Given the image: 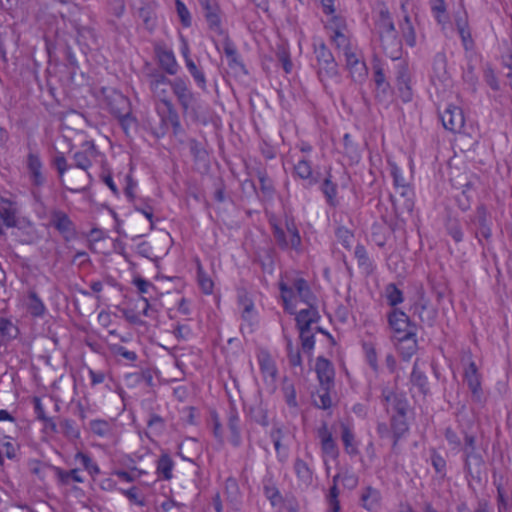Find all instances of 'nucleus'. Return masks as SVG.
I'll return each mask as SVG.
<instances>
[{
  "instance_id": "nucleus-1",
  "label": "nucleus",
  "mask_w": 512,
  "mask_h": 512,
  "mask_svg": "<svg viewBox=\"0 0 512 512\" xmlns=\"http://www.w3.org/2000/svg\"><path fill=\"white\" fill-rule=\"evenodd\" d=\"M269 223L275 243L281 250L301 251L302 239L292 217L286 215L283 223L271 218Z\"/></svg>"
},
{
  "instance_id": "nucleus-2",
  "label": "nucleus",
  "mask_w": 512,
  "mask_h": 512,
  "mask_svg": "<svg viewBox=\"0 0 512 512\" xmlns=\"http://www.w3.org/2000/svg\"><path fill=\"white\" fill-rule=\"evenodd\" d=\"M313 52L316 60L317 75L321 83L327 88L329 81H338V64L327 45L321 39H314Z\"/></svg>"
},
{
  "instance_id": "nucleus-3",
  "label": "nucleus",
  "mask_w": 512,
  "mask_h": 512,
  "mask_svg": "<svg viewBox=\"0 0 512 512\" xmlns=\"http://www.w3.org/2000/svg\"><path fill=\"white\" fill-rule=\"evenodd\" d=\"M462 453L463 469L466 478L480 483L482 481L485 461L483 456L477 451L475 435L464 433Z\"/></svg>"
},
{
  "instance_id": "nucleus-4",
  "label": "nucleus",
  "mask_w": 512,
  "mask_h": 512,
  "mask_svg": "<svg viewBox=\"0 0 512 512\" xmlns=\"http://www.w3.org/2000/svg\"><path fill=\"white\" fill-rule=\"evenodd\" d=\"M170 87L177 98L184 115L188 114L191 110H194L193 106L197 101V97L192 91L187 79L176 77L170 83Z\"/></svg>"
},
{
  "instance_id": "nucleus-5",
  "label": "nucleus",
  "mask_w": 512,
  "mask_h": 512,
  "mask_svg": "<svg viewBox=\"0 0 512 512\" xmlns=\"http://www.w3.org/2000/svg\"><path fill=\"white\" fill-rule=\"evenodd\" d=\"M387 321L390 330L393 333L392 339L397 337H405V334L417 332V326L411 322L409 316L398 308H393L387 314Z\"/></svg>"
},
{
  "instance_id": "nucleus-6",
  "label": "nucleus",
  "mask_w": 512,
  "mask_h": 512,
  "mask_svg": "<svg viewBox=\"0 0 512 512\" xmlns=\"http://www.w3.org/2000/svg\"><path fill=\"white\" fill-rule=\"evenodd\" d=\"M81 150L76 152L73 156L75 160V166L82 169L84 172L76 175L79 180L90 179L88 169L92 166L93 161L99 156L95 144L92 141H85Z\"/></svg>"
},
{
  "instance_id": "nucleus-7",
  "label": "nucleus",
  "mask_w": 512,
  "mask_h": 512,
  "mask_svg": "<svg viewBox=\"0 0 512 512\" xmlns=\"http://www.w3.org/2000/svg\"><path fill=\"white\" fill-rule=\"evenodd\" d=\"M49 225L55 228L66 240L72 238L76 233V226L69 215L60 210L50 211Z\"/></svg>"
},
{
  "instance_id": "nucleus-8",
  "label": "nucleus",
  "mask_w": 512,
  "mask_h": 512,
  "mask_svg": "<svg viewBox=\"0 0 512 512\" xmlns=\"http://www.w3.org/2000/svg\"><path fill=\"white\" fill-rule=\"evenodd\" d=\"M383 53L392 60H398L402 55V42L397 30L377 35Z\"/></svg>"
},
{
  "instance_id": "nucleus-9",
  "label": "nucleus",
  "mask_w": 512,
  "mask_h": 512,
  "mask_svg": "<svg viewBox=\"0 0 512 512\" xmlns=\"http://www.w3.org/2000/svg\"><path fill=\"white\" fill-rule=\"evenodd\" d=\"M440 119L443 127L454 133L460 132L465 123L462 109L454 105H448L445 110L440 113Z\"/></svg>"
},
{
  "instance_id": "nucleus-10",
  "label": "nucleus",
  "mask_w": 512,
  "mask_h": 512,
  "mask_svg": "<svg viewBox=\"0 0 512 512\" xmlns=\"http://www.w3.org/2000/svg\"><path fill=\"white\" fill-rule=\"evenodd\" d=\"M471 226L475 230L476 238L481 241V239H489L491 236V228L489 222V216L487 209L484 205H479L474 213V215L470 218Z\"/></svg>"
},
{
  "instance_id": "nucleus-11",
  "label": "nucleus",
  "mask_w": 512,
  "mask_h": 512,
  "mask_svg": "<svg viewBox=\"0 0 512 512\" xmlns=\"http://www.w3.org/2000/svg\"><path fill=\"white\" fill-rule=\"evenodd\" d=\"M317 437L320 440L322 455L324 457H330L333 460L337 459L339 456V448L326 422H323L317 429Z\"/></svg>"
},
{
  "instance_id": "nucleus-12",
  "label": "nucleus",
  "mask_w": 512,
  "mask_h": 512,
  "mask_svg": "<svg viewBox=\"0 0 512 512\" xmlns=\"http://www.w3.org/2000/svg\"><path fill=\"white\" fill-rule=\"evenodd\" d=\"M382 401L395 412L394 415H407L409 402L405 394L395 393L388 387L382 389Z\"/></svg>"
},
{
  "instance_id": "nucleus-13",
  "label": "nucleus",
  "mask_w": 512,
  "mask_h": 512,
  "mask_svg": "<svg viewBox=\"0 0 512 512\" xmlns=\"http://www.w3.org/2000/svg\"><path fill=\"white\" fill-rule=\"evenodd\" d=\"M464 380L472 394V399L476 402H482L483 391L481 388L480 374L474 361L469 360L464 372Z\"/></svg>"
},
{
  "instance_id": "nucleus-14",
  "label": "nucleus",
  "mask_w": 512,
  "mask_h": 512,
  "mask_svg": "<svg viewBox=\"0 0 512 512\" xmlns=\"http://www.w3.org/2000/svg\"><path fill=\"white\" fill-rule=\"evenodd\" d=\"M224 496L229 508L235 512L240 511L243 504V494L238 481L234 477H228L224 483Z\"/></svg>"
},
{
  "instance_id": "nucleus-15",
  "label": "nucleus",
  "mask_w": 512,
  "mask_h": 512,
  "mask_svg": "<svg viewBox=\"0 0 512 512\" xmlns=\"http://www.w3.org/2000/svg\"><path fill=\"white\" fill-rule=\"evenodd\" d=\"M103 93L106 97L110 112L117 117L121 128L123 129L124 133L128 136L130 131L137 127V121H136L135 117H133L130 112L122 113V111L120 109L114 108V106L111 104V90L110 89L104 88Z\"/></svg>"
},
{
  "instance_id": "nucleus-16",
  "label": "nucleus",
  "mask_w": 512,
  "mask_h": 512,
  "mask_svg": "<svg viewBox=\"0 0 512 512\" xmlns=\"http://www.w3.org/2000/svg\"><path fill=\"white\" fill-rule=\"evenodd\" d=\"M396 27L388 7L382 3L374 18V31L376 35L395 31Z\"/></svg>"
},
{
  "instance_id": "nucleus-17",
  "label": "nucleus",
  "mask_w": 512,
  "mask_h": 512,
  "mask_svg": "<svg viewBox=\"0 0 512 512\" xmlns=\"http://www.w3.org/2000/svg\"><path fill=\"white\" fill-rule=\"evenodd\" d=\"M293 470L301 488L307 489L313 484L314 471L303 459L297 457L294 460Z\"/></svg>"
},
{
  "instance_id": "nucleus-18",
  "label": "nucleus",
  "mask_w": 512,
  "mask_h": 512,
  "mask_svg": "<svg viewBox=\"0 0 512 512\" xmlns=\"http://www.w3.org/2000/svg\"><path fill=\"white\" fill-rule=\"evenodd\" d=\"M346 66L350 71L351 77L355 81H361L364 79L366 75V65L365 62L361 61L356 54L355 51H353L352 48L344 51Z\"/></svg>"
},
{
  "instance_id": "nucleus-19",
  "label": "nucleus",
  "mask_w": 512,
  "mask_h": 512,
  "mask_svg": "<svg viewBox=\"0 0 512 512\" xmlns=\"http://www.w3.org/2000/svg\"><path fill=\"white\" fill-rule=\"evenodd\" d=\"M202 9L204 10L205 19L209 28L215 32H221V19L220 9L214 0H199Z\"/></svg>"
},
{
  "instance_id": "nucleus-20",
  "label": "nucleus",
  "mask_w": 512,
  "mask_h": 512,
  "mask_svg": "<svg viewBox=\"0 0 512 512\" xmlns=\"http://www.w3.org/2000/svg\"><path fill=\"white\" fill-rule=\"evenodd\" d=\"M417 332L406 333L405 337H397L392 339L396 341L397 350L403 360L408 361L418 350Z\"/></svg>"
},
{
  "instance_id": "nucleus-21",
  "label": "nucleus",
  "mask_w": 512,
  "mask_h": 512,
  "mask_svg": "<svg viewBox=\"0 0 512 512\" xmlns=\"http://www.w3.org/2000/svg\"><path fill=\"white\" fill-rule=\"evenodd\" d=\"M315 371L320 385L334 386V367L332 363L320 356L316 359Z\"/></svg>"
},
{
  "instance_id": "nucleus-22",
  "label": "nucleus",
  "mask_w": 512,
  "mask_h": 512,
  "mask_svg": "<svg viewBox=\"0 0 512 512\" xmlns=\"http://www.w3.org/2000/svg\"><path fill=\"white\" fill-rule=\"evenodd\" d=\"M238 304L242 309L241 318L252 329V326L257 323V311L253 300L243 291L238 294Z\"/></svg>"
},
{
  "instance_id": "nucleus-23",
  "label": "nucleus",
  "mask_w": 512,
  "mask_h": 512,
  "mask_svg": "<svg viewBox=\"0 0 512 512\" xmlns=\"http://www.w3.org/2000/svg\"><path fill=\"white\" fill-rule=\"evenodd\" d=\"M17 205L15 202L1 198L0 200V217L6 227H16L19 225L21 218L17 217Z\"/></svg>"
},
{
  "instance_id": "nucleus-24",
  "label": "nucleus",
  "mask_w": 512,
  "mask_h": 512,
  "mask_svg": "<svg viewBox=\"0 0 512 512\" xmlns=\"http://www.w3.org/2000/svg\"><path fill=\"white\" fill-rule=\"evenodd\" d=\"M397 87L400 93V97L404 102H409L412 99V91L409 86V73L408 67L404 62L397 65Z\"/></svg>"
},
{
  "instance_id": "nucleus-25",
  "label": "nucleus",
  "mask_w": 512,
  "mask_h": 512,
  "mask_svg": "<svg viewBox=\"0 0 512 512\" xmlns=\"http://www.w3.org/2000/svg\"><path fill=\"white\" fill-rule=\"evenodd\" d=\"M294 173L300 179L306 181V185L311 187L319 182V173H314L312 164L305 158L299 159L294 165Z\"/></svg>"
},
{
  "instance_id": "nucleus-26",
  "label": "nucleus",
  "mask_w": 512,
  "mask_h": 512,
  "mask_svg": "<svg viewBox=\"0 0 512 512\" xmlns=\"http://www.w3.org/2000/svg\"><path fill=\"white\" fill-rule=\"evenodd\" d=\"M17 236L23 244H34L40 239V235L30 220L21 218L19 225H17Z\"/></svg>"
},
{
  "instance_id": "nucleus-27",
  "label": "nucleus",
  "mask_w": 512,
  "mask_h": 512,
  "mask_svg": "<svg viewBox=\"0 0 512 512\" xmlns=\"http://www.w3.org/2000/svg\"><path fill=\"white\" fill-rule=\"evenodd\" d=\"M155 52L161 68L169 75H175L178 72V64L172 50L163 46H157Z\"/></svg>"
},
{
  "instance_id": "nucleus-28",
  "label": "nucleus",
  "mask_w": 512,
  "mask_h": 512,
  "mask_svg": "<svg viewBox=\"0 0 512 512\" xmlns=\"http://www.w3.org/2000/svg\"><path fill=\"white\" fill-rule=\"evenodd\" d=\"M162 103L166 108V113L161 117L164 125H171L174 135H178L183 131L179 114L169 98H163Z\"/></svg>"
},
{
  "instance_id": "nucleus-29",
  "label": "nucleus",
  "mask_w": 512,
  "mask_h": 512,
  "mask_svg": "<svg viewBox=\"0 0 512 512\" xmlns=\"http://www.w3.org/2000/svg\"><path fill=\"white\" fill-rule=\"evenodd\" d=\"M42 162L38 154L29 153L27 156V168L30 180L35 186H42L45 183V177L42 174Z\"/></svg>"
},
{
  "instance_id": "nucleus-30",
  "label": "nucleus",
  "mask_w": 512,
  "mask_h": 512,
  "mask_svg": "<svg viewBox=\"0 0 512 512\" xmlns=\"http://www.w3.org/2000/svg\"><path fill=\"white\" fill-rule=\"evenodd\" d=\"M340 429L344 451L351 457L357 456L359 454L358 441L352 428L347 423H341Z\"/></svg>"
},
{
  "instance_id": "nucleus-31",
  "label": "nucleus",
  "mask_w": 512,
  "mask_h": 512,
  "mask_svg": "<svg viewBox=\"0 0 512 512\" xmlns=\"http://www.w3.org/2000/svg\"><path fill=\"white\" fill-rule=\"evenodd\" d=\"M320 315L318 309L314 305H308V308L301 309L296 315V324L298 329L312 328V324L319 321Z\"/></svg>"
},
{
  "instance_id": "nucleus-32",
  "label": "nucleus",
  "mask_w": 512,
  "mask_h": 512,
  "mask_svg": "<svg viewBox=\"0 0 512 512\" xmlns=\"http://www.w3.org/2000/svg\"><path fill=\"white\" fill-rule=\"evenodd\" d=\"M381 501V493L378 489L367 486L362 490L360 496L361 506L367 511H374L379 508Z\"/></svg>"
},
{
  "instance_id": "nucleus-33",
  "label": "nucleus",
  "mask_w": 512,
  "mask_h": 512,
  "mask_svg": "<svg viewBox=\"0 0 512 512\" xmlns=\"http://www.w3.org/2000/svg\"><path fill=\"white\" fill-rule=\"evenodd\" d=\"M390 425L393 438L392 447L395 448L398 441L409 431L407 415H392Z\"/></svg>"
},
{
  "instance_id": "nucleus-34",
  "label": "nucleus",
  "mask_w": 512,
  "mask_h": 512,
  "mask_svg": "<svg viewBox=\"0 0 512 512\" xmlns=\"http://www.w3.org/2000/svg\"><path fill=\"white\" fill-rule=\"evenodd\" d=\"M223 51L228 59V65L231 69L246 72L245 66L241 62L240 56L237 52V48L229 38H226L223 42Z\"/></svg>"
},
{
  "instance_id": "nucleus-35",
  "label": "nucleus",
  "mask_w": 512,
  "mask_h": 512,
  "mask_svg": "<svg viewBox=\"0 0 512 512\" xmlns=\"http://www.w3.org/2000/svg\"><path fill=\"white\" fill-rule=\"evenodd\" d=\"M373 69V78L376 85V97L380 100H385L390 90V84L386 81L383 68L380 64H374Z\"/></svg>"
},
{
  "instance_id": "nucleus-36",
  "label": "nucleus",
  "mask_w": 512,
  "mask_h": 512,
  "mask_svg": "<svg viewBox=\"0 0 512 512\" xmlns=\"http://www.w3.org/2000/svg\"><path fill=\"white\" fill-rule=\"evenodd\" d=\"M258 362L264 379H269L271 382L275 381L277 377V368L271 356L266 352L261 353L258 356Z\"/></svg>"
},
{
  "instance_id": "nucleus-37",
  "label": "nucleus",
  "mask_w": 512,
  "mask_h": 512,
  "mask_svg": "<svg viewBox=\"0 0 512 512\" xmlns=\"http://www.w3.org/2000/svg\"><path fill=\"white\" fill-rule=\"evenodd\" d=\"M171 82L172 80L167 78L165 75L155 74L151 76L149 86L153 94L162 101L163 98H168V91L166 89V86H170Z\"/></svg>"
},
{
  "instance_id": "nucleus-38",
  "label": "nucleus",
  "mask_w": 512,
  "mask_h": 512,
  "mask_svg": "<svg viewBox=\"0 0 512 512\" xmlns=\"http://www.w3.org/2000/svg\"><path fill=\"white\" fill-rule=\"evenodd\" d=\"M173 468L174 461L169 454L164 453L158 458L156 465V474L158 475V478L170 480L173 477Z\"/></svg>"
},
{
  "instance_id": "nucleus-39",
  "label": "nucleus",
  "mask_w": 512,
  "mask_h": 512,
  "mask_svg": "<svg viewBox=\"0 0 512 512\" xmlns=\"http://www.w3.org/2000/svg\"><path fill=\"white\" fill-rule=\"evenodd\" d=\"M27 310L33 317H42L46 312V307L43 301L39 298L38 294L34 290L28 292Z\"/></svg>"
},
{
  "instance_id": "nucleus-40",
  "label": "nucleus",
  "mask_w": 512,
  "mask_h": 512,
  "mask_svg": "<svg viewBox=\"0 0 512 512\" xmlns=\"http://www.w3.org/2000/svg\"><path fill=\"white\" fill-rule=\"evenodd\" d=\"M410 381L412 385L417 387L423 395H427L429 393L428 378L423 371L419 370L418 360L414 362Z\"/></svg>"
},
{
  "instance_id": "nucleus-41",
  "label": "nucleus",
  "mask_w": 512,
  "mask_h": 512,
  "mask_svg": "<svg viewBox=\"0 0 512 512\" xmlns=\"http://www.w3.org/2000/svg\"><path fill=\"white\" fill-rule=\"evenodd\" d=\"M294 288L296 295L300 298V300L307 305H314L315 297L311 292L308 283L303 278L294 279Z\"/></svg>"
},
{
  "instance_id": "nucleus-42",
  "label": "nucleus",
  "mask_w": 512,
  "mask_h": 512,
  "mask_svg": "<svg viewBox=\"0 0 512 512\" xmlns=\"http://www.w3.org/2000/svg\"><path fill=\"white\" fill-rule=\"evenodd\" d=\"M320 189L326 198L327 204L335 208L339 203L337 200V184L331 181L330 175L323 180Z\"/></svg>"
},
{
  "instance_id": "nucleus-43",
  "label": "nucleus",
  "mask_w": 512,
  "mask_h": 512,
  "mask_svg": "<svg viewBox=\"0 0 512 512\" xmlns=\"http://www.w3.org/2000/svg\"><path fill=\"white\" fill-rule=\"evenodd\" d=\"M399 28L406 44L410 47H414L416 45V32L410 15H403V20L399 23Z\"/></svg>"
},
{
  "instance_id": "nucleus-44",
  "label": "nucleus",
  "mask_w": 512,
  "mask_h": 512,
  "mask_svg": "<svg viewBox=\"0 0 512 512\" xmlns=\"http://www.w3.org/2000/svg\"><path fill=\"white\" fill-rule=\"evenodd\" d=\"M263 493L265 497L270 501L272 507H279L283 504L284 500L276 485L271 479L264 482Z\"/></svg>"
},
{
  "instance_id": "nucleus-45",
  "label": "nucleus",
  "mask_w": 512,
  "mask_h": 512,
  "mask_svg": "<svg viewBox=\"0 0 512 512\" xmlns=\"http://www.w3.org/2000/svg\"><path fill=\"white\" fill-rule=\"evenodd\" d=\"M279 289L285 310L289 311L291 314L294 313V307L292 305V300L296 296L294 281L292 282V285H288L286 282L280 281Z\"/></svg>"
},
{
  "instance_id": "nucleus-46",
  "label": "nucleus",
  "mask_w": 512,
  "mask_h": 512,
  "mask_svg": "<svg viewBox=\"0 0 512 512\" xmlns=\"http://www.w3.org/2000/svg\"><path fill=\"white\" fill-rule=\"evenodd\" d=\"M0 335L4 342H10L19 335V328L11 320L0 317Z\"/></svg>"
},
{
  "instance_id": "nucleus-47",
  "label": "nucleus",
  "mask_w": 512,
  "mask_h": 512,
  "mask_svg": "<svg viewBox=\"0 0 512 512\" xmlns=\"http://www.w3.org/2000/svg\"><path fill=\"white\" fill-rule=\"evenodd\" d=\"M333 386L320 385L317 391V398L313 400L314 405L317 408L327 410L332 406V399L330 397V389Z\"/></svg>"
},
{
  "instance_id": "nucleus-48",
  "label": "nucleus",
  "mask_w": 512,
  "mask_h": 512,
  "mask_svg": "<svg viewBox=\"0 0 512 512\" xmlns=\"http://www.w3.org/2000/svg\"><path fill=\"white\" fill-rule=\"evenodd\" d=\"M56 475L59 479V481L63 485L70 484L71 481L77 482V483H83L84 478L80 474V470L78 468L71 469L69 471H65L61 468H56Z\"/></svg>"
},
{
  "instance_id": "nucleus-49",
  "label": "nucleus",
  "mask_w": 512,
  "mask_h": 512,
  "mask_svg": "<svg viewBox=\"0 0 512 512\" xmlns=\"http://www.w3.org/2000/svg\"><path fill=\"white\" fill-rule=\"evenodd\" d=\"M385 296L387 303L393 308L404 301L403 292L394 283H389L385 287Z\"/></svg>"
},
{
  "instance_id": "nucleus-50",
  "label": "nucleus",
  "mask_w": 512,
  "mask_h": 512,
  "mask_svg": "<svg viewBox=\"0 0 512 512\" xmlns=\"http://www.w3.org/2000/svg\"><path fill=\"white\" fill-rule=\"evenodd\" d=\"M249 416L256 423L267 426L269 424L267 409L261 404H255L249 408Z\"/></svg>"
},
{
  "instance_id": "nucleus-51",
  "label": "nucleus",
  "mask_w": 512,
  "mask_h": 512,
  "mask_svg": "<svg viewBox=\"0 0 512 512\" xmlns=\"http://www.w3.org/2000/svg\"><path fill=\"white\" fill-rule=\"evenodd\" d=\"M75 460L92 476L100 473L98 465L92 460V458L83 452H77Z\"/></svg>"
},
{
  "instance_id": "nucleus-52",
  "label": "nucleus",
  "mask_w": 512,
  "mask_h": 512,
  "mask_svg": "<svg viewBox=\"0 0 512 512\" xmlns=\"http://www.w3.org/2000/svg\"><path fill=\"white\" fill-rule=\"evenodd\" d=\"M339 488L335 486H331L329 491L325 497L327 503V512H340V502H339Z\"/></svg>"
},
{
  "instance_id": "nucleus-53",
  "label": "nucleus",
  "mask_w": 512,
  "mask_h": 512,
  "mask_svg": "<svg viewBox=\"0 0 512 512\" xmlns=\"http://www.w3.org/2000/svg\"><path fill=\"white\" fill-rule=\"evenodd\" d=\"M110 350L115 357H122L130 363L138 359V355L135 351L128 350L126 347L119 344H111Z\"/></svg>"
},
{
  "instance_id": "nucleus-54",
  "label": "nucleus",
  "mask_w": 512,
  "mask_h": 512,
  "mask_svg": "<svg viewBox=\"0 0 512 512\" xmlns=\"http://www.w3.org/2000/svg\"><path fill=\"white\" fill-rule=\"evenodd\" d=\"M332 43L338 49H342L343 52L352 48L350 44V37L347 31H337L330 35Z\"/></svg>"
},
{
  "instance_id": "nucleus-55",
  "label": "nucleus",
  "mask_w": 512,
  "mask_h": 512,
  "mask_svg": "<svg viewBox=\"0 0 512 512\" xmlns=\"http://www.w3.org/2000/svg\"><path fill=\"white\" fill-rule=\"evenodd\" d=\"M301 345L305 352L313 350L315 345V335L312 328H301L299 329Z\"/></svg>"
},
{
  "instance_id": "nucleus-56",
  "label": "nucleus",
  "mask_w": 512,
  "mask_h": 512,
  "mask_svg": "<svg viewBox=\"0 0 512 512\" xmlns=\"http://www.w3.org/2000/svg\"><path fill=\"white\" fill-rule=\"evenodd\" d=\"M354 255L360 267L364 268L367 271H370L372 269V261L370 260L366 248L363 245L358 244L355 247Z\"/></svg>"
},
{
  "instance_id": "nucleus-57",
  "label": "nucleus",
  "mask_w": 512,
  "mask_h": 512,
  "mask_svg": "<svg viewBox=\"0 0 512 512\" xmlns=\"http://www.w3.org/2000/svg\"><path fill=\"white\" fill-rule=\"evenodd\" d=\"M483 78L486 84L494 91L500 90V82L498 77L490 64H486L483 69Z\"/></svg>"
},
{
  "instance_id": "nucleus-58",
  "label": "nucleus",
  "mask_w": 512,
  "mask_h": 512,
  "mask_svg": "<svg viewBox=\"0 0 512 512\" xmlns=\"http://www.w3.org/2000/svg\"><path fill=\"white\" fill-rule=\"evenodd\" d=\"M457 28H458V32H459L460 38L462 40L464 49L465 50L473 49L474 41H473L471 33L467 27V24L465 22H463V23L457 22Z\"/></svg>"
},
{
  "instance_id": "nucleus-59",
  "label": "nucleus",
  "mask_w": 512,
  "mask_h": 512,
  "mask_svg": "<svg viewBox=\"0 0 512 512\" xmlns=\"http://www.w3.org/2000/svg\"><path fill=\"white\" fill-rule=\"evenodd\" d=\"M60 427L62 429L63 434L69 439H78L80 436V431L76 427V424L71 419H64L60 422Z\"/></svg>"
},
{
  "instance_id": "nucleus-60",
  "label": "nucleus",
  "mask_w": 512,
  "mask_h": 512,
  "mask_svg": "<svg viewBox=\"0 0 512 512\" xmlns=\"http://www.w3.org/2000/svg\"><path fill=\"white\" fill-rule=\"evenodd\" d=\"M431 10L439 23L445 22L448 17L444 0H430Z\"/></svg>"
},
{
  "instance_id": "nucleus-61",
  "label": "nucleus",
  "mask_w": 512,
  "mask_h": 512,
  "mask_svg": "<svg viewBox=\"0 0 512 512\" xmlns=\"http://www.w3.org/2000/svg\"><path fill=\"white\" fill-rule=\"evenodd\" d=\"M330 16L331 18L328 20L326 28L331 31V34L337 31H347L346 20L342 16L335 13Z\"/></svg>"
},
{
  "instance_id": "nucleus-62",
  "label": "nucleus",
  "mask_w": 512,
  "mask_h": 512,
  "mask_svg": "<svg viewBox=\"0 0 512 512\" xmlns=\"http://www.w3.org/2000/svg\"><path fill=\"white\" fill-rule=\"evenodd\" d=\"M197 279H198V284L201 288V290L203 291V293L205 294H210L212 293L213 291V281L211 280V278L203 271V269L201 268V266L198 267V270H197Z\"/></svg>"
},
{
  "instance_id": "nucleus-63",
  "label": "nucleus",
  "mask_w": 512,
  "mask_h": 512,
  "mask_svg": "<svg viewBox=\"0 0 512 512\" xmlns=\"http://www.w3.org/2000/svg\"><path fill=\"white\" fill-rule=\"evenodd\" d=\"M90 429L95 435L100 437H104L112 431L110 424L105 420H92L90 422Z\"/></svg>"
},
{
  "instance_id": "nucleus-64",
  "label": "nucleus",
  "mask_w": 512,
  "mask_h": 512,
  "mask_svg": "<svg viewBox=\"0 0 512 512\" xmlns=\"http://www.w3.org/2000/svg\"><path fill=\"white\" fill-rule=\"evenodd\" d=\"M257 178L260 182V189L264 194L270 195L273 193L274 188L272 181L268 177L267 172L264 169H258L256 172Z\"/></svg>"
}]
</instances>
